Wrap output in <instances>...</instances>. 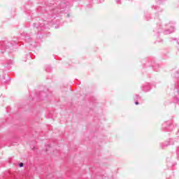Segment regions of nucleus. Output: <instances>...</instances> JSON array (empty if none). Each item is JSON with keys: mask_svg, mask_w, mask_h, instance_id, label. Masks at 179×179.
Segmentation results:
<instances>
[{"mask_svg": "<svg viewBox=\"0 0 179 179\" xmlns=\"http://www.w3.org/2000/svg\"><path fill=\"white\" fill-rule=\"evenodd\" d=\"M142 63L143 68H149L150 66H152L154 71H156V72L159 71V64H156V62H155V61H153L152 59H145L142 61Z\"/></svg>", "mask_w": 179, "mask_h": 179, "instance_id": "1", "label": "nucleus"}, {"mask_svg": "<svg viewBox=\"0 0 179 179\" xmlns=\"http://www.w3.org/2000/svg\"><path fill=\"white\" fill-rule=\"evenodd\" d=\"M174 129V125L171 121H166L162 124V130L164 132H171Z\"/></svg>", "mask_w": 179, "mask_h": 179, "instance_id": "2", "label": "nucleus"}, {"mask_svg": "<svg viewBox=\"0 0 179 179\" xmlns=\"http://www.w3.org/2000/svg\"><path fill=\"white\" fill-rule=\"evenodd\" d=\"M13 45L10 42L1 41L0 42V51L1 54H3L8 48H12Z\"/></svg>", "mask_w": 179, "mask_h": 179, "instance_id": "3", "label": "nucleus"}, {"mask_svg": "<svg viewBox=\"0 0 179 179\" xmlns=\"http://www.w3.org/2000/svg\"><path fill=\"white\" fill-rule=\"evenodd\" d=\"M169 27H171L170 29H166L164 31V34H171V33H174V30H175V27H174V24H169Z\"/></svg>", "mask_w": 179, "mask_h": 179, "instance_id": "4", "label": "nucleus"}, {"mask_svg": "<svg viewBox=\"0 0 179 179\" xmlns=\"http://www.w3.org/2000/svg\"><path fill=\"white\" fill-rule=\"evenodd\" d=\"M150 89H151V88H150V84L148 83L144 84V85H143V87H142V90H143V92H150Z\"/></svg>", "mask_w": 179, "mask_h": 179, "instance_id": "5", "label": "nucleus"}, {"mask_svg": "<svg viewBox=\"0 0 179 179\" xmlns=\"http://www.w3.org/2000/svg\"><path fill=\"white\" fill-rule=\"evenodd\" d=\"M159 24V28H155L153 31L154 33H155L156 36H157V37H159V36H160V33H162V28L160 27V24Z\"/></svg>", "mask_w": 179, "mask_h": 179, "instance_id": "6", "label": "nucleus"}, {"mask_svg": "<svg viewBox=\"0 0 179 179\" xmlns=\"http://www.w3.org/2000/svg\"><path fill=\"white\" fill-rule=\"evenodd\" d=\"M152 9H154V10L157 11L156 15H157V13L163 12V9L160 8V7L158 6H152Z\"/></svg>", "mask_w": 179, "mask_h": 179, "instance_id": "7", "label": "nucleus"}, {"mask_svg": "<svg viewBox=\"0 0 179 179\" xmlns=\"http://www.w3.org/2000/svg\"><path fill=\"white\" fill-rule=\"evenodd\" d=\"M159 146L161 149H166V148H168V146H170V144L167 141H165L164 143H161L159 144Z\"/></svg>", "mask_w": 179, "mask_h": 179, "instance_id": "8", "label": "nucleus"}, {"mask_svg": "<svg viewBox=\"0 0 179 179\" xmlns=\"http://www.w3.org/2000/svg\"><path fill=\"white\" fill-rule=\"evenodd\" d=\"M169 144V146L171 145H174L175 142H176V141H174V139L173 138H169V141H167Z\"/></svg>", "mask_w": 179, "mask_h": 179, "instance_id": "9", "label": "nucleus"}, {"mask_svg": "<svg viewBox=\"0 0 179 179\" xmlns=\"http://www.w3.org/2000/svg\"><path fill=\"white\" fill-rule=\"evenodd\" d=\"M145 17L146 20H150V14L148 12L145 13Z\"/></svg>", "mask_w": 179, "mask_h": 179, "instance_id": "10", "label": "nucleus"}, {"mask_svg": "<svg viewBox=\"0 0 179 179\" xmlns=\"http://www.w3.org/2000/svg\"><path fill=\"white\" fill-rule=\"evenodd\" d=\"M46 96H47V94H45V93H44V92H41L40 93V97L42 98V100H44V99H43V97H46Z\"/></svg>", "mask_w": 179, "mask_h": 179, "instance_id": "11", "label": "nucleus"}, {"mask_svg": "<svg viewBox=\"0 0 179 179\" xmlns=\"http://www.w3.org/2000/svg\"><path fill=\"white\" fill-rule=\"evenodd\" d=\"M164 1H166V0H156V2L158 3V5H162V3H163Z\"/></svg>", "mask_w": 179, "mask_h": 179, "instance_id": "12", "label": "nucleus"}, {"mask_svg": "<svg viewBox=\"0 0 179 179\" xmlns=\"http://www.w3.org/2000/svg\"><path fill=\"white\" fill-rule=\"evenodd\" d=\"M136 99L137 100H139V99H141V96H139V95H136Z\"/></svg>", "mask_w": 179, "mask_h": 179, "instance_id": "13", "label": "nucleus"}, {"mask_svg": "<svg viewBox=\"0 0 179 179\" xmlns=\"http://www.w3.org/2000/svg\"><path fill=\"white\" fill-rule=\"evenodd\" d=\"M176 152H177L178 157H179V148H178Z\"/></svg>", "mask_w": 179, "mask_h": 179, "instance_id": "14", "label": "nucleus"}, {"mask_svg": "<svg viewBox=\"0 0 179 179\" xmlns=\"http://www.w3.org/2000/svg\"><path fill=\"white\" fill-rule=\"evenodd\" d=\"M34 27H36V29H38V24H34Z\"/></svg>", "mask_w": 179, "mask_h": 179, "instance_id": "15", "label": "nucleus"}, {"mask_svg": "<svg viewBox=\"0 0 179 179\" xmlns=\"http://www.w3.org/2000/svg\"><path fill=\"white\" fill-rule=\"evenodd\" d=\"M135 104H136V106H138V105H139V101H135Z\"/></svg>", "mask_w": 179, "mask_h": 179, "instance_id": "16", "label": "nucleus"}, {"mask_svg": "<svg viewBox=\"0 0 179 179\" xmlns=\"http://www.w3.org/2000/svg\"><path fill=\"white\" fill-rule=\"evenodd\" d=\"M117 3H121V0H115Z\"/></svg>", "mask_w": 179, "mask_h": 179, "instance_id": "17", "label": "nucleus"}, {"mask_svg": "<svg viewBox=\"0 0 179 179\" xmlns=\"http://www.w3.org/2000/svg\"><path fill=\"white\" fill-rule=\"evenodd\" d=\"M45 24H40V27H44Z\"/></svg>", "mask_w": 179, "mask_h": 179, "instance_id": "18", "label": "nucleus"}, {"mask_svg": "<svg viewBox=\"0 0 179 179\" xmlns=\"http://www.w3.org/2000/svg\"><path fill=\"white\" fill-rule=\"evenodd\" d=\"M19 166H20V167H23V163H20V164H19Z\"/></svg>", "mask_w": 179, "mask_h": 179, "instance_id": "19", "label": "nucleus"}, {"mask_svg": "<svg viewBox=\"0 0 179 179\" xmlns=\"http://www.w3.org/2000/svg\"><path fill=\"white\" fill-rule=\"evenodd\" d=\"M158 42H159V43H162V42H163V40L161 39V40L159 41Z\"/></svg>", "mask_w": 179, "mask_h": 179, "instance_id": "20", "label": "nucleus"}, {"mask_svg": "<svg viewBox=\"0 0 179 179\" xmlns=\"http://www.w3.org/2000/svg\"><path fill=\"white\" fill-rule=\"evenodd\" d=\"M67 17H69V14L67 15Z\"/></svg>", "mask_w": 179, "mask_h": 179, "instance_id": "21", "label": "nucleus"}, {"mask_svg": "<svg viewBox=\"0 0 179 179\" xmlns=\"http://www.w3.org/2000/svg\"><path fill=\"white\" fill-rule=\"evenodd\" d=\"M46 152H48V149H46Z\"/></svg>", "mask_w": 179, "mask_h": 179, "instance_id": "22", "label": "nucleus"}, {"mask_svg": "<svg viewBox=\"0 0 179 179\" xmlns=\"http://www.w3.org/2000/svg\"><path fill=\"white\" fill-rule=\"evenodd\" d=\"M157 41H155V43H157Z\"/></svg>", "mask_w": 179, "mask_h": 179, "instance_id": "23", "label": "nucleus"}]
</instances>
